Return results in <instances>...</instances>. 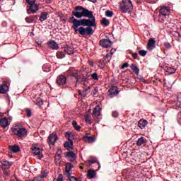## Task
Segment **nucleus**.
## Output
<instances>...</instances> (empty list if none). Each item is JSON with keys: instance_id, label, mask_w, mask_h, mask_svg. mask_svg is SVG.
Instances as JSON below:
<instances>
[{"instance_id": "obj_38", "label": "nucleus", "mask_w": 181, "mask_h": 181, "mask_svg": "<svg viewBox=\"0 0 181 181\" xmlns=\"http://www.w3.org/2000/svg\"><path fill=\"white\" fill-rule=\"evenodd\" d=\"M105 15H106V16H107V18H112V16H114V12H112L110 10H107L105 12Z\"/></svg>"}, {"instance_id": "obj_20", "label": "nucleus", "mask_w": 181, "mask_h": 181, "mask_svg": "<svg viewBox=\"0 0 181 181\" xmlns=\"http://www.w3.org/2000/svg\"><path fill=\"white\" fill-rule=\"evenodd\" d=\"M165 70L168 74H175V73H176V68L175 66L168 67Z\"/></svg>"}, {"instance_id": "obj_62", "label": "nucleus", "mask_w": 181, "mask_h": 181, "mask_svg": "<svg viewBox=\"0 0 181 181\" xmlns=\"http://www.w3.org/2000/svg\"><path fill=\"white\" fill-rule=\"evenodd\" d=\"M58 157L59 158H62V155L61 154H58Z\"/></svg>"}, {"instance_id": "obj_36", "label": "nucleus", "mask_w": 181, "mask_h": 181, "mask_svg": "<svg viewBox=\"0 0 181 181\" xmlns=\"http://www.w3.org/2000/svg\"><path fill=\"white\" fill-rule=\"evenodd\" d=\"M72 126L74 127V128H75L76 131H80V129H81V127L77 125V122L76 121H74L72 122Z\"/></svg>"}, {"instance_id": "obj_48", "label": "nucleus", "mask_w": 181, "mask_h": 181, "mask_svg": "<svg viewBox=\"0 0 181 181\" xmlns=\"http://www.w3.org/2000/svg\"><path fill=\"white\" fill-rule=\"evenodd\" d=\"M26 2L28 5H33L36 2V0H26Z\"/></svg>"}, {"instance_id": "obj_47", "label": "nucleus", "mask_w": 181, "mask_h": 181, "mask_svg": "<svg viewBox=\"0 0 181 181\" xmlns=\"http://www.w3.org/2000/svg\"><path fill=\"white\" fill-rule=\"evenodd\" d=\"M42 179L43 178L40 175H38V176L34 177L33 181H42Z\"/></svg>"}, {"instance_id": "obj_56", "label": "nucleus", "mask_w": 181, "mask_h": 181, "mask_svg": "<svg viewBox=\"0 0 181 181\" xmlns=\"http://www.w3.org/2000/svg\"><path fill=\"white\" fill-rule=\"evenodd\" d=\"M98 93V89L95 88L93 92V95H97Z\"/></svg>"}, {"instance_id": "obj_52", "label": "nucleus", "mask_w": 181, "mask_h": 181, "mask_svg": "<svg viewBox=\"0 0 181 181\" xmlns=\"http://www.w3.org/2000/svg\"><path fill=\"white\" fill-rule=\"evenodd\" d=\"M31 17L33 18V21L36 22V19L39 18V15H33V16H31Z\"/></svg>"}, {"instance_id": "obj_13", "label": "nucleus", "mask_w": 181, "mask_h": 181, "mask_svg": "<svg viewBox=\"0 0 181 181\" xmlns=\"http://www.w3.org/2000/svg\"><path fill=\"white\" fill-rule=\"evenodd\" d=\"M146 125H148V120L144 119H141L137 124V127H139L140 129H145Z\"/></svg>"}, {"instance_id": "obj_4", "label": "nucleus", "mask_w": 181, "mask_h": 181, "mask_svg": "<svg viewBox=\"0 0 181 181\" xmlns=\"http://www.w3.org/2000/svg\"><path fill=\"white\" fill-rule=\"evenodd\" d=\"M65 136L66 138H68L69 141H65L64 144V148H66V149L70 151V149H73V140L70 139L71 134L69 132H66Z\"/></svg>"}, {"instance_id": "obj_55", "label": "nucleus", "mask_w": 181, "mask_h": 181, "mask_svg": "<svg viewBox=\"0 0 181 181\" xmlns=\"http://www.w3.org/2000/svg\"><path fill=\"white\" fill-rule=\"evenodd\" d=\"M98 63L100 64H105V62L104 61V59H101L100 60H99Z\"/></svg>"}, {"instance_id": "obj_17", "label": "nucleus", "mask_w": 181, "mask_h": 181, "mask_svg": "<svg viewBox=\"0 0 181 181\" xmlns=\"http://www.w3.org/2000/svg\"><path fill=\"white\" fill-rule=\"evenodd\" d=\"M32 151L34 155H39V159H42V158H43V154H40V148L34 146L33 147Z\"/></svg>"}, {"instance_id": "obj_49", "label": "nucleus", "mask_w": 181, "mask_h": 181, "mask_svg": "<svg viewBox=\"0 0 181 181\" xmlns=\"http://www.w3.org/2000/svg\"><path fill=\"white\" fill-rule=\"evenodd\" d=\"M112 115L113 118L118 117V112H117V111L112 112Z\"/></svg>"}, {"instance_id": "obj_8", "label": "nucleus", "mask_w": 181, "mask_h": 181, "mask_svg": "<svg viewBox=\"0 0 181 181\" xmlns=\"http://www.w3.org/2000/svg\"><path fill=\"white\" fill-rule=\"evenodd\" d=\"M160 13L167 17L169 16V15H170V7L166 6H160Z\"/></svg>"}, {"instance_id": "obj_3", "label": "nucleus", "mask_w": 181, "mask_h": 181, "mask_svg": "<svg viewBox=\"0 0 181 181\" xmlns=\"http://www.w3.org/2000/svg\"><path fill=\"white\" fill-rule=\"evenodd\" d=\"M13 135H16L18 138L21 139L28 136V130L25 128H21L19 126H15L12 128Z\"/></svg>"}, {"instance_id": "obj_58", "label": "nucleus", "mask_w": 181, "mask_h": 181, "mask_svg": "<svg viewBox=\"0 0 181 181\" xmlns=\"http://www.w3.org/2000/svg\"><path fill=\"white\" fill-rule=\"evenodd\" d=\"M90 66H94V62L93 61L89 62Z\"/></svg>"}, {"instance_id": "obj_10", "label": "nucleus", "mask_w": 181, "mask_h": 181, "mask_svg": "<svg viewBox=\"0 0 181 181\" xmlns=\"http://www.w3.org/2000/svg\"><path fill=\"white\" fill-rule=\"evenodd\" d=\"M156 47V41H155L154 38H150L147 43V50L152 52V49Z\"/></svg>"}, {"instance_id": "obj_61", "label": "nucleus", "mask_w": 181, "mask_h": 181, "mask_svg": "<svg viewBox=\"0 0 181 181\" xmlns=\"http://www.w3.org/2000/svg\"><path fill=\"white\" fill-rule=\"evenodd\" d=\"M2 25H3V26H6V21H4V22L2 23Z\"/></svg>"}, {"instance_id": "obj_15", "label": "nucleus", "mask_w": 181, "mask_h": 181, "mask_svg": "<svg viewBox=\"0 0 181 181\" xmlns=\"http://www.w3.org/2000/svg\"><path fill=\"white\" fill-rule=\"evenodd\" d=\"M71 169H73V164H71V163H67L66 164V167H65V171L66 172V176H68L69 177V176H71V173H70Z\"/></svg>"}, {"instance_id": "obj_40", "label": "nucleus", "mask_w": 181, "mask_h": 181, "mask_svg": "<svg viewBox=\"0 0 181 181\" xmlns=\"http://www.w3.org/2000/svg\"><path fill=\"white\" fill-rule=\"evenodd\" d=\"M25 112L28 118H30L32 117V110L29 108H25Z\"/></svg>"}, {"instance_id": "obj_43", "label": "nucleus", "mask_w": 181, "mask_h": 181, "mask_svg": "<svg viewBox=\"0 0 181 181\" xmlns=\"http://www.w3.org/2000/svg\"><path fill=\"white\" fill-rule=\"evenodd\" d=\"M4 174L5 175V176H9V168H2Z\"/></svg>"}, {"instance_id": "obj_32", "label": "nucleus", "mask_w": 181, "mask_h": 181, "mask_svg": "<svg viewBox=\"0 0 181 181\" xmlns=\"http://www.w3.org/2000/svg\"><path fill=\"white\" fill-rule=\"evenodd\" d=\"M66 157L67 158H72L73 159H76V153L73 151H68L66 153Z\"/></svg>"}, {"instance_id": "obj_29", "label": "nucleus", "mask_w": 181, "mask_h": 181, "mask_svg": "<svg viewBox=\"0 0 181 181\" xmlns=\"http://www.w3.org/2000/svg\"><path fill=\"white\" fill-rule=\"evenodd\" d=\"M71 76L76 79V83H80V75H78V73L72 72Z\"/></svg>"}, {"instance_id": "obj_25", "label": "nucleus", "mask_w": 181, "mask_h": 181, "mask_svg": "<svg viewBox=\"0 0 181 181\" xmlns=\"http://www.w3.org/2000/svg\"><path fill=\"white\" fill-rule=\"evenodd\" d=\"M111 56H112V53H107L106 54V56L103 58V60H104L105 64H107V63H110V62H111Z\"/></svg>"}, {"instance_id": "obj_39", "label": "nucleus", "mask_w": 181, "mask_h": 181, "mask_svg": "<svg viewBox=\"0 0 181 181\" xmlns=\"http://www.w3.org/2000/svg\"><path fill=\"white\" fill-rule=\"evenodd\" d=\"M146 53H148V52L145 49H141L139 51V54H140V56H142V57H145V56H146Z\"/></svg>"}, {"instance_id": "obj_14", "label": "nucleus", "mask_w": 181, "mask_h": 181, "mask_svg": "<svg viewBox=\"0 0 181 181\" xmlns=\"http://www.w3.org/2000/svg\"><path fill=\"white\" fill-rule=\"evenodd\" d=\"M9 91V86L6 83L0 86V94H6Z\"/></svg>"}, {"instance_id": "obj_18", "label": "nucleus", "mask_w": 181, "mask_h": 181, "mask_svg": "<svg viewBox=\"0 0 181 181\" xmlns=\"http://www.w3.org/2000/svg\"><path fill=\"white\" fill-rule=\"evenodd\" d=\"M48 46L53 50H57V49H59V44L56 41H49L48 42Z\"/></svg>"}, {"instance_id": "obj_24", "label": "nucleus", "mask_w": 181, "mask_h": 181, "mask_svg": "<svg viewBox=\"0 0 181 181\" xmlns=\"http://www.w3.org/2000/svg\"><path fill=\"white\" fill-rule=\"evenodd\" d=\"M101 114L100 110V106H96L93 110V115L94 117H100V115Z\"/></svg>"}, {"instance_id": "obj_34", "label": "nucleus", "mask_w": 181, "mask_h": 181, "mask_svg": "<svg viewBox=\"0 0 181 181\" xmlns=\"http://www.w3.org/2000/svg\"><path fill=\"white\" fill-rule=\"evenodd\" d=\"M100 23L102 25H104L105 26H108V25H110V21H108V19L103 18L102 19V21H100Z\"/></svg>"}, {"instance_id": "obj_51", "label": "nucleus", "mask_w": 181, "mask_h": 181, "mask_svg": "<svg viewBox=\"0 0 181 181\" xmlns=\"http://www.w3.org/2000/svg\"><path fill=\"white\" fill-rule=\"evenodd\" d=\"M69 180L70 181H78V179L74 176H71L70 178H69Z\"/></svg>"}, {"instance_id": "obj_19", "label": "nucleus", "mask_w": 181, "mask_h": 181, "mask_svg": "<svg viewBox=\"0 0 181 181\" xmlns=\"http://www.w3.org/2000/svg\"><path fill=\"white\" fill-rule=\"evenodd\" d=\"M8 149L13 153H18L21 151V148L17 145L8 146Z\"/></svg>"}, {"instance_id": "obj_60", "label": "nucleus", "mask_w": 181, "mask_h": 181, "mask_svg": "<svg viewBox=\"0 0 181 181\" xmlns=\"http://www.w3.org/2000/svg\"><path fill=\"white\" fill-rule=\"evenodd\" d=\"M90 2H93V4H95V2H97V0H88Z\"/></svg>"}, {"instance_id": "obj_44", "label": "nucleus", "mask_w": 181, "mask_h": 181, "mask_svg": "<svg viewBox=\"0 0 181 181\" xmlns=\"http://www.w3.org/2000/svg\"><path fill=\"white\" fill-rule=\"evenodd\" d=\"M87 91V89H85L83 93L81 90H78V95H81V97H86V94H84Z\"/></svg>"}, {"instance_id": "obj_54", "label": "nucleus", "mask_w": 181, "mask_h": 181, "mask_svg": "<svg viewBox=\"0 0 181 181\" xmlns=\"http://www.w3.org/2000/svg\"><path fill=\"white\" fill-rule=\"evenodd\" d=\"M57 181H63V175H59Z\"/></svg>"}, {"instance_id": "obj_9", "label": "nucleus", "mask_w": 181, "mask_h": 181, "mask_svg": "<svg viewBox=\"0 0 181 181\" xmlns=\"http://www.w3.org/2000/svg\"><path fill=\"white\" fill-rule=\"evenodd\" d=\"M67 83V78L64 75H60L57 78V86H64Z\"/></svg>"}, {"instance_id": "obj_57", "label": "nucleus", "mask_w": 181, "mask_h": 181, "mask_svg": "<svg viewBox=\"0 0 181 181\" xmlns=\"http://www.w3.org/2000/svg\"><path fill=\"white\" fill-rule=\"evenodd\" d=\"M8 157L9 158H13V156H12V152H8Z\"/></svg>"}, {"instance_id": "obj_16", "label": "nucleus", "mask_w": 181, "mask_h": 181, "mask_svg": "<svg viewBox=\"0 0 181 181\" xmlns=\"http://www.w3.org/2000/svg\"><path fill=\"white\" fill-rule=\"evenodd\" d=\"M83 139L85 142H88V144H93V142L95 141V136H83Z\"/></svg>"}, {"instance_id": "obj_35", "label": "nucleus", "mask_w": 181, "mask_h": 181, "mask_svg": "<svg viewBox=\"0 0 181 181\" xmlns=\"http://www.w3.org/2000/svg\"><path fill=\"white\" fill-rule=\"evenodd\" d=\"M47 173H49L47 170H42L40 176H41L42 179H45V177H47Z\"/></svg>"}, {"instance_id": "obj_21", "label": "nucleus", "mask_w": 181, "mask_h": 181, "mask_svg": "<svg viewBox=\"0 0 181 181\" xmlns=\"http://www.w3.org/2000/svg\"><path fill=\"white\" fill-rule=\"evenodd\" d=\"M145 141H146V139L144 136H141L139 139H138L136 143L137 146H142V145H144Z\"/></svg>"}, {"instance_id": "obj_27", "label": "nucleus", "mask_w": 181, "mask_h": 181, "mask_svg": "<svg viewBox=\"0 0 181 181\" xmlns=\"http://www.w3.org/2000/svg\"><path fill=\"white\" fill-rule=\"evenodd\" d=\"M57 59H64L66 57V54H64V51H58L57 52Z\"/></svg>"}, {"instance_id": "obj_53", "label": "nucleus", "mask_w": 181, "mask_h": 181, "mask_svg": "<svg viewBox=\"0 0 181 181\" xmlns=\"http://www.w3.org/2000/svg\"><path fill=\"white\" fill-rule=\"evenodd\" d=\"M132 57L136 60V59H138V53L134 52L132 54Z\"/></svg>"}, {"instance_id": "obj_23", "label": "nucleus", "mask_w": 181, "mask_h": 181, "mask_svg": "<svg viewBox=\"0 0 181 181\" xmlns=\"http://www.w3.org/2000/svg\"><path fill=\"white\" fill-rule=\"evenodd\" d=\"M130 68L133 71V73H134V74H139V69L136 64H132L130 66Z\"/></svg>"}, {"instance_id": "obj_7", "label": "nucleus", "mask_w": 181, "mask_h": 181, "mask_svg": "<svg viewBox=\"0 0 181 181\" xmlns=\"http://www.w3.org/2000/svg\"><path fill=\"white\" fill-rule=\"evenodd\" d=\"M108 95L110 97V98H114V97H115V95H118V94L119 93V90H118V87L117 86H112L109 90H108Z\"/></svg>"}, {"instance_id": "obj_37", "label": "nucleus", "mask_w": 181, "mask_h": 181, "mask_svg": "<svg viewBox=\"0 0 181 181\" xmlns=\"http://www.w3.org/2000/svg\"><path fill=\"white\" fill-rule=\"evenodd\" d=\"M35 104L39 106L43 105V100H42V98H37L35 100Z\"/></svg>"}, {"instance_id": "obj_50", "label": "nucleus", "mask_w": 181, "mask_h": 181, "mask_svg": "<svg viewBox=\"0 0 181 181\" xmlns=\"http://www.w3.org/2000/svg\"><path fill=\"white\" fill-rule=\"evenodd\" d=\"M87 81V78L86 76H83L81 78V76H80V83H83V82H86Z\"/></svg>"}, {"instance_id": "obj_33", "label": "nucleus", "mask_w": 181, "mask_h": 181, "mask_svg": "<svg viewBox=\"0 0 181 181\" xmlns=\"http://www.w3.org/2000/svg\"><path fill=\"white\" fill-rule=\"evenodd\" d=\"M64 52L67 53V54H73V53H74L73 48L70 47H68L64 49Z\"/></svg>"}, {"instance_id": "obj_22", "label": "nucleus", "mask_w": 181, "mask_h": 181, "mask_svg": "<svg viewBox=\"0 0 181 181\" xmlns=\"http://www.w3.org/2000/svg\"><path fill=\"white\" fill-rule=\"evenodd\" d=\"M0 125L1 127H2L3 128H6V127H8V119L6 118H3L0 120Z\"/></svg>"}, {"instance_id": "obj_41", "label": "nucleus", "mask_w": 181, "mask_h": 181, "mask_svg": "<svg viewBox=\"0 0 181 181\" xmlns=\"http://www.w3.org/2000/svg\"><path fill=\"white\" fill-rule=\"evenodd\" d=\"M25 22H27V23H33V18L32 16H28L25 18Z\"/></svg>"}, {"instance_id": "obj_6", "label": "nucleus", "mask_w": 181, "mask_h": 181, "mask_svg": "<svg viewBox=\"0 0 181 181\" xmlns=\"http://www.w3.org/2000/svg\"><path fill=\"white\" fill-rule=\"evenodd\" d=\"M100 46L108 49L110 46H112V42L110 39H102L99 42Z\"/></svg>"}, {"instance_id": "obj_1", "label": "nucleus", "mask_w": 181, "mask_h": 181, "mask_svg": "<svg viewBox=\"0 0 181 181\" xmlns=\"http://www.w3.org/2000/svg\"><path fill=\"white\" fill-rule=\"evenodd\" d=\"M72 15L74 16L69 18V23H73L72 29L74 32H79V35L81 36H92L94 32L93 31V28L97 26V23H95V17L93 14L92 11H89L87 8H83L81 6H77L75 7V10L72 11Z\"/></svg>"}, {"instance_id": "obj_11", "label": "nucleus", "mask_w": 181, "mask_h": 181, "mask_svg": "<svg viewBox=\"0 0 181 181\" xmlns=\"http://www.w3.org/2000/svg\"><path fill=\"white\" fill-rule=\"evenodd\" d=\"M39 11V6L37 4H30L29 8L27 9V13L30 15V13H36Z\"/></svg>"}, {"instance_id": "obj_30", "label": "nucleus", "mask_w": 181, "mask_h": 181, "mask_svg": "<svg viewBox=\"0 0 181 181\" xmlns=\"http://www.w3.org/2000/svg\"><path fill=\"white\" fill-rule=\"evenodd\" d=\"M46 19H47V13L42 12L41 13V16H40V21L41 22H43V21H46Z\"/></svg>"}, {"instance_id": "obj_26", "label": "nucleus", "mask_w": 181, "mask_h": 181, "mask_svg": "<svg viewBox=\"0 0 181 181\" xmlns=\"http://www.w3.org/2000/svg\"><path fill=\"white\" fill-rule=\"evenodd\" d=\"M166 18H168V16L160 13V15L158 16V21L160 22V23H163V22L166 21Z\"/></svg>"}, {"instance_id": "obj_5", "label": "nucleus", "mask_w": 181, "mask_h": 181, "mask_svg": "<svg viewBox=\"0 0 181 181\" xmlns=\"http://www.w3.org/2000/svg\"><path fill=\"white\" fill-rule=\"evenodd\" d=\"M59 137L57 136V135L54 134V133L49 134L47 139L49 146H52H52H54V145L56 144V141H57Z\"/></svg>"}, {"instance_id": "obj_64", "label": "nucleus", "mask_w": 181, "mask_h": 181, "mask_svg": "<svg viewBox=\"0 0 181 181\" xmlns=\"http://www.w3.org/2000/svg\"><path fill=\"white\" fill-rule=\"evenodd\" d=\"M90 87H88V89H89V90H90Z\"/></svg>"}, {"instance_id": "obj_46", "label": "nucleus", "mask_w": 181, "mask_h": 181, "mask_svg": "<svg viewBox=\"0 0 181 181\" xmlns=\"http://www.w3.org/2000/svg\"><path fill=\"white\" fill-rule=\"evenodd\" d=\"M92 78L93 79V80H98V74H97V73H93V74H92Z\"/></svg>"}, {"instance_id": "obj_31", "label": "nucleus", "mask_w": 181, "mask_h": 181, "mask_svg": "<svg viewBox=\"0 0 181 181\" xmlns=\"http://www.w3.org/2000/svg\"><path fill=\"white\" fill-rule=\"evenodd\" d=\"M89 165H93V163H98L100 165V163L97 160V158L95 157H90V159L88 160Z\"/></svg>"}, {"instance_id": "obj_12", "label": "nucleus", "mask_w": 181, "mask_h": 181, "mask_svg": "<svg viewBox=\"0 0 181 181\" xmlns=\"http://www.w3.org/2000/svg\"><path fill=\"white\" fill-rule=\"evenodd\" d=\"M0 163V168H1V169H9L11 166L13 165V162L6 161L5 160H1Z\"/></svg>"}, {"instance_id": "obj_2", "label": "nucleus", "mask_w": 181, "mask_h": 181, "mask_svg": "<svg viewBox=\"0 0 181 181\" xmlns=\"http://www.w3.org/2000/svg\"><path fill=\"white\" fill-rule=\"evenodd\" d=\"M119 9L123 13H129L134 9L131 0H122L119 5Z\"/></svg>"}, {"instance_id": "obj_42", "label": "nucleus", "mask_w": 181, "mask_h": 181, "mask_svg": "<svg viewBox=\"0 0 181 181\" xmlns=\"http://www.w3.org/2000/svg\"><path fill=\"white\" fill-rule=\"evenodd\" d=\"M163 45L165 48L167 49L168 50H169L170 49H172V45H170V43H169L168 42H164Z\"/></svg>"}, {"instance_id": "obj_63", "label": "nucleus", "mask_w": 181, "mask_h": 181, "mask_svg": "<svg viewBox=\"0 0 181 181\" xmlns=\"http://www.w3.org/2000/svg\"><path fill=\"white\" fill-rule=\"evenodd\" d=\"M80 169H84L83 166H80Z\"/></svg>"}, {"instance_id": "obj_28", "label": "nucleus", "mask_w": 181, "mask_h": 181, "mask_svg": "<svg viewBox=\"0 0 181 181\" xmlns=\"http://www.w3.org/2000/svg\"><path fill=\"white\" fill-rule=\"evenodd\" d=\"M95 176V171L93 170H89L88 171V177L89 179H93Z\"/></svg>"}, {"instance_id": "obj_45", "label": "nucleus", "mask_w": 181, "mask_h": 181, "mask_svg": "<svg viewBox=\"0 0 181 181\" xmlns=\"http://www.w3.org/2000/svg\"><path fill=\"white\" fill-rule=\"evenodd\" d=\"M129 64H128V62H125L124 63L122 66L120 67V69L122 70H124V69H127V67H129Z\"/></svg>"}, {"instance_id": "obj_59", "label": "nucleus", "mask_w": 181, "mask_h": 181, "mask_svg": "<svg viewBox=\"0 0 181 181\" xmlns=\"http://www.w3.org/2000/svg\"><path fill=\"white\" fill-rule=\"evenodd\" d=\"M46 4H51L52 0H45Z\"/></svg>"}]
</instances>
